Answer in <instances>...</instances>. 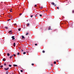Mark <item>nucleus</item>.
<instances>
[{
  "label": "nucleus",
  "mask_w": 74,
  "mask_h": 74,
  "mask_svg": "<svg viewBox=\"0 0 74 74\" xmlns=\"http://www.w3.org/2000/svg\"><path fill=\"white\" fill-rule=\"evenodd\" d=\"M5 66H6V63H5L4 64Z\"/></svg>",
  "instance_id": "25"
},
{
  "label": "nucleus",
  "mask_w": 74,
  "mask_h": 74,
  "mask_svg": "<svg viewBox=\"0 0 74 74\" xmlns=\"http://www.w3.org/2000/svg\"><path fill=\"white\" fill-rule=\"evenodd\" d=\"M28 33L27 32V33H26V36L28 35Z\"/></svg>",
  "instance_id": "14"
},
{
  "label": "nucleus",
  "mask_w": 74,
  "mask_h": 74,
  "mask_svg": "<svg viewBox=\"0 0 74 74\" xmlns=\"http://www.w3.org/2000/svg\"><path fill=\"white\" fill-rule=\"evenodd\" d=\"M73 24L72 23H71V27H73Z\"/></svg>",
  "instance_id": "8"
},
{
  "label": "nucleus",
  "mask_w": 74,
  "mask_h": 74,
  "mask_svg": "<svg viewBox=\"0 0 74 74\" xmlns=\"http://www.w3.org/2000/svg\"><path fill=\"white\" fill-rule=\"evenodd\" d=\"M33 17V15H32L31 16V17L32 18V17Z\"/></svg>",
  "instance_id": "34"
},
{
  "label": "nucleus",
  "mask_w": 74,
  "mask_h": 74,
  "mask_svg": "<svg viewBox=\"0 0 74 74\" xmlns=\"http://www.w3.org/2000/svg\"><path fill=\"white\" fill-rule=\"evenodd\" d=\"M20 55V53H17V55Z\"/></svg>",
  "instance_id": "23"
},
{
  "label": "nucleus",
  "mask_w": 74,
  "mask_h": 74,
  "mask_svg": "<svg viewBox=\"0 0 74 74\" xmlns=\"http://www.w3.org/2000/svg\"><path fill=\"white\" fill-rule=\"evenodd\" d=\"M13 56H14V57H15L16 56V55H15L14 54Z\"/></svg>",
  "instance_id": "33"
},
{
  "label": "nucleus",
  "mask_w": 74,
  "mask_h": 74,
  "mask_svg": "<svg viewBox=\"0 0 74 74\" xmlns=\"http://www.w3.org/2000/svg\"><path fill=\"white\" fill-rule=\"evenodd\" d=\"M22 13H21V14H19V16H21V15H22Z\"/></svg>",
  "instance_id": "26"
},
{
  "label": "nucleus",
  "mask_w": 74,
  "mask_h": 74,
  "mask_svg": "<svg viewBox=\"0 0 74 74\" xmlns=\"http://www.w3.org/2000/svg\"><path fill=\"white\" fill-rule=\"evenodd\" d=\"M38 14H36V15H35V17H36L37 16Z\"/></svg>",
  "instance_id": "24"
},
{
  "label": "nucleus",
  "mask_w": 74,
  "mask_h": 74,
  "mask_svg": "<svg viewBox=\"0 0 74 74\" xmlns=\"http://www.w3.org/2000/svg\"><path fill=\"white\" fill-rule=\"evenodd\" d=\"M4 69L5 70V71H7L8 70V69H7L6 68H4Z\"/></svg>",
  "instance_id": "3"
},
{
  "label": "nucleus",
  "mask_w": 74,
  "mask_h": 74,
  "mask_svg": "<svg viewBox=\"0 0 74 74\" xmlns=\"http://www.w3.org/2000/svg\"><path fill=\"white\" fill-rule=\"evenodd\" d=\"M13 46H14V47H15V43H14Z\"/></svg>",
  "instance_id": "10"
},
{
  "label": "nucleus",
  "mask_w": 74,
  "mask_h": 74,
  "mask_svg": "<svg viewBox=\"0 0 74 74\" xmlns=\"http://www.w3.org/2000/svg\"><path fill=\"white\" fill-rule=\"evenodd\" d=\"M8 73H9V71H6V74H8Z\"/></svg>",
  "instance_id": "7"
},
{
  "label": "nucleus",
  "mask_w": 74,
  "mask_h": 74,
  "mask_svg": "<svg viewBox=\"0 0 74 74\" xmlns=\"http://www.w3.org/2000/svg\"><path fill=\"white\" fill-rule=\"evenodd\" d=\"M9 66L10 67H12V65H11L10 64L9 65Z\"/></svg>",
  "instance_id": "16"
},
{
  "label": "nucleus",
  "mask_w": 74,
  "mask_h": 74,
  "mask_svg": "<svg viewBox=\"0 0 74 74\" xmlns=\"http://www.w3.org/2000/svg\"><path fill=\"white\" fill-rule=\"evenodd\" d=\"M72 12H73V13H74V10H73V11H72Z\"/></svg>",
  "instance_id": "31"
},
{
  "label": "nucleus",
  "mask_w": 74,
  "mask_h": 74,
  "mask_svg": "<svg viewBox=\"0 0 74 74\" xmlns=\"http://www.w3.org/2000/svg\"><path fill=\"white\" fill-rule=\"evenodd\" d=\"M13 66L14 67H17V65L16 64H13Z\"/></svg>",
  "instance_id": "4"
},
{
  "label": "nucleus",
  "mask_w": 74,
  "mask_h": 74,
  "mask_svg": "<svg viewBox=\"0 0 74 74\" xmlns=\"http://www.w3.org/2000/svg\"><path fill=\"white\" fill-rule=\"evenodd\" d=\"M10 16V15H9V16Z\"/></svg>",
  "instance_id": "48"
},
{
  "label": "nucleus",
  "mask_w": 74,
  "mask_h": 74,
  "mask_svg": "<svg viewBox=\"0 0 74 74\" xmlns=\"http://www.w3.org/2000/svg\"><path fill=\"white\" fill-rule=\"evenodd\" d=\"M10 12H12V11L10 10Z\"/></svg>",
  "instance_id": "38"
},
{
  "label": "nucleus",
  "mask_w": 74,
  "mask_h": 74,
  "mask_svg": "<svg viewBox=\"0 0 74 74\" xmlns=\"http://www.w3.org/2000/svg\"><path fill=\"white\" fill-rule=\"evenodd\" d=\"M21 30V29L20 28H19V29H18V31H20Z\"/></svg>",
  "instance_id": "15"
},
{
  "label": "nucleus",
  "mask_w": 74,
  "mask_h": 74,
  "mask_svg": "<svg viewBox=\"0 0 74 74\" xmlns=\"http://www.w3.org/2000/svg\"><path fill=\"white\" fill-rule=\"evenodd\" d=\"M40 16L41 17L42 16V14H40Z\"/></svg>",
  "instance_id": "27"
},
{
  "label": "nucleus",
  "mask_w": 74,
  "mask_h": 74,
  "mask_svg": "<svg viewBox=\"0 0 74 74\" xmlns=\"http://www.w3.org/2000/svg\"><path fill=\"white\" fill-rule=\"evenodd\" d=\"M3 67V65H1V66H0V67H1V68Z\"/></svg>",
  "instance_id": "18"
},
{
  "label": "nucleus",
  "mask_w": 74,
  "mask_h": 74,
  "mask_svg": "<svg viewBox=\"0 0 74 74\" xmlns=\"http://www.w3.org/2000/svg\"><path fill=\"white\" fill-rule=\"evenodd\" d=\"M29 23H28L27 24V26H29Z\"/></svg>",
  "instance_id": "13"
},
{
  "label": "nucleus",
  "mask_w": 74,
  "mask_h": 74,
  "mask_svg": "<svg viewBox=\"0 0 74 74\" xmlns=\"http://www.w3.org/2000/svg\"><path fill=\"white\" fill-rule=\"evenodd\" d=\"M10 20H11V19H9L8 20V21H9Z\"/></svg>",
  "instance_id": "39"
},
{
  "label": "nucleus",
  "mask_w": 74,
  "mask_h": 74,
  "mask_svg": "<svg viewBox=\"0 0 74 74\" xmlns=\"http://www.w3.org/2000/svg\"><path fill=\"white\" fill-rule=\"evenodd\" d=\"M57 9H58V10L59 9V7H57Z\"/></svg>",
  "instance_id": "30"
},
{
  "label": "nucleus",
  "mask_w": 74,
  "mask_h": 74,
  "mask_svg": "<svg viewBox=\"0 0 74 74\" xmlns=\"http://www.w3.org/2000/svg\"><path fill=\"white\" fill-rule=\"evenodd\" d=\"M35 46H37V44H35Z\"/></svg>",
  "instance_id": "28"
},
{
  "label": "nucleus",
  "mask_w": 74,
  "mask_h": 74,
  "mask_svg": "<svg viewBox=\"0 0 74 74\" xmlns=\"http://www.w3.org/2000/svg\"><path fill=\"white\" fill-rule=\"evenodd\" d=\"M12 32V31H9L8 33H11V32Z\"/></svg>",
  "instance_id": "17"
},
{
  "label": "nucleus",
  "mask_w": 74,
  "mask_h": 74,
  "mask_svg": "<svg viewBox=\"0 0 74 74\" xmlns=\"http://www.w3.org/2000/svg\"><path fill=\"white\" fill-rule=\"evenodd\" d=\"M51 4L53 5H54V6L55 7L56 6V5L55 4V3H54L53 2H52L51 3Z\"/></svg>",
  "instance_id": "1"
},
{
  "label": "nucleus",
  "mask_w": 74,
  "mask_h": 74,
  "mask_svg": "<svg viewBox=\"0 0 74 74\" xmlns=\"http://www.w3.org/2000/svg\"><path fill=\"white\" fill-rule=\"evenodd\" d=\"M16 25V23H15V24H14V25Z\"/></svg>",
  "instance_id": "41"
},
{
  "label": "nucleus",
  "mask_w": 74,
  "mask_h": 74,
  "mask_svg": "<svg viewBox=\"0 0 74 74\" xmlns=\"http://www.w3.org/2000/svg\"><path fill=\"white\" fill-rule=\"evenodd\" d=\"M56 62H54V64H56Z\"/></svg>",
  "instance_id": "21"
},
{
  "label": "nucleus",
  "mask_w": 74,
  "mask_h": 74,
  "mask_svg": "<svg viewBox=\"0 0 74 74\" xmlns=\"http://www.w3.org/2000/svg\"><path fill=\"white\" fill-rule=\"evenodd\" d=\"M27 22H28V20H27Z\"/></svg>",
  "instance_id": "46"
},
{
  "label": "nucleus",
  "mask_w": 74,
  "mask_h": 74,
  "mask_svg": "<svg viewBox=\"0 0 74 74\" xmlns=\"http://www.w3.org/2000/svg\"><path fill=\"white\" fill-rule=\"evenodd\" d=\"M6 69H9V67H8V68H6Z\"/></svg>",
  "instance_id": "43"
},
{
  "label": "nucleus",
  "mask_w": 74,
  "mask_h": 74,
  "mask_svg": "<svg viewBox=\"0 0 74 74\" xmlns=\"http://www.w3.org/2000/svg\"><path fill=\"white\" fill-rule=\"evenodd\" d=\"M57 62H58V60H57Z\"/></svg>",
  "instance_id": "45"
},
{
  "label": "nucleus",
  "mask_w": 74,
  "mask_h": 74,
  "mask_svg": "<svg viewBox=\"0 0 74 74\" xmlns=\"http://www.w3.org/2000/svg\"><path fill=\"white\" fill-rule=\"evenodd\" d=\"M51 66H53V64H51Z\"/></svg>",
  "instance_id": "36"
},
{
  "label": "nucleus",
  "mask_w": 74,
  "mask_h": 74,
  "mask_svg": "<svg viewBox=\"0 0 74 74\" xmlns=\"http://www.w3.org/2000/svg\"><path fill=\"white\" fill-rule=\"evenodd\" d=\"M51 27H49V28H51Z\"/></svg>",
  "instance_id": "42"
},
{
  "label": "nucleus",
  "mask_w": 74,
  "mask_h": 74,
  "mask_svg": "<svg viewBox=\"0 0 74 74\" xmlns=\"http://www.w3.org/2000/svg\"><path fill=\"white\" fill-rule=\"evenodd\" d=\"M12 56H13V55H12V56H11L10 57V58L11 59L12 58Z\"/></svg>",
  "instance_id": "11"
},
{
  "label": "nucleus",
  "mask_w": 74,
  "mask_h": 74,
  "mask_svg": "<svg viewBox=\"0 0 74 74\" xmlns=\"http://www.w3.org/2000/svg\"><path fill=\"white\" fill-rule=\"evenodd\" d=\"M12 18H13V17H12V16H11V19H12Z\"/></svg>",
  "instance_id": "20"
},
{
  "label": "nucleus",
  "mask_w": 74,
  "mask_h": 74,
  "mask_svg": "<svg viewBox=\"0 0 74 74\" xmlns=\"http://www.w3.org/2000/svg\"><path fill=\"white\" fill-rule=\"evenodd\" d=\"M51 29H50V28H48V30H50Z\"/></svg>",
  "instance_id": "35"
},
{
  "label": "nucleus",
  "mask_w": 74,
  "mask_h": 74,
  "mask_svg": "<svg viewBox=\"0 0 74 74\" xmlns=\"http://www.w3.org/2000/svg\"><path fill=\"white\" fill-rule=\"evenodd\" d=\"M19 49H21V48H19Z\"/></svg>",
  "instance_id": "47"
},
{
  "label": "nucleus",
  "mask_w": 74,
  "mask_h": 74,
  "mask_svg": "<svg viewBox=\"0 0 74 74\" xmlns=\"http://www.w3.org/2000/svg\"><path fill=\"white\" fill-rule=\"evenodd\" d=\"M5 29H8L7 27H5Z\"/></svg>",
  "instance_id": "9"
},
{
  "label": "nucleus",
  "mask_w": 74,
  "mask_h": 74,
  "mask_svg": "<svg viewBox=\"0 0 74 74\" xmlns=\"http://www.w3.org/2000/svg\"><path fill=\"white\" fill-rule=\"evenodd\" d=\"M26 54V52H24L23 53V55H25V54Z\"/></svg>",
  "instance_id": "19"
},
{
  "label": "nucleus",
  "mask_w": 74,
  "mask_h": 74,
  "mask_svg": "<svg viewBox=\"0 0 74 74\" xmlns=\"http://www.w3.org/2000/svg\"><path fill=\"white\" fill-rule=\"evenodd\" d=\"M40 8H41V9H42L43 8L42 7H41Z\"/></svg>",
  "instance_id": "40"
},
{
  "label": "nucleus",
  "mask_w": 74,
  "mask_h": 74,
  "mask_svg": "<svg viewBox=\"0 0 74 74\" xmlns=\"http://www.w3.org/2000/svg\"><path fill=\"white\" fill-rule=\"evenodd\" d=\"M7 56H10V54L8 53H7Z\"/></svg>",
  "instance_id": "5"
},
{
  "label": "nucleus",
  "mask_w": 74,
  "mask_h": 74,
  "mask_svg": "<svg viewBox=\"0 0 74 74\" xmlns=\"http://www.w3.org/2000/svg\"><path fill=\"white\" fill-rule=\"evenodd\" d=\"M42 53H45V51H42Z\"/></svg>",
  "instance_id": "22"
},
{
  "label": "nucleus",
  "mask_w": 74,
  "mask_h": 74,
  "mask_svg": "<svg viewBox=\"0 0 74 74\" xmlns=\"http://www.w3.org/2000/svg\"><path fill=\"white\" fill-rule=\"evenodd\" d=\"M21 72H23V70H21Z\"/></svg>",
  "instance_id": "29"
},
{
  "label": "nucleus",
  "mask_w": 74,
  "mask_h": 74,
  "mask_svg": "<svg viewBox=\"0 0 74 74\" xmlns=\"http://www.w3.org/2000/svg\"><path fill=\"white\" fill-rule=\"evenodd\" d=\"M35 7H37V5H35Z\"/></svg>",
  "instance_id": "37"
},
{
  "label": "nucleus",
  "mask_w": 74,
  "mask_h": 74,
  "mask_svg": "<svg viewBox=\"0 0 74 74\" xmlns=\"http://www.w3.org/2000/svg\"><path fill=\"white\" fill-rule=\"evenodd\" d=\"M12 40H14L15 39V38H14V36H12Z\"/></svg>",
  "instance_id": "2"
},
{
  "label": "nucleus",
  "mask_w": 74,
  "mask_h": 74,
  "mask_svg": "<svg viewBox=\"0 0 74 74\" xmlns=\"http://www.w3.org/2000/svg\"><path fill=\"white\" fill-rule=\"evenodd\" d=\"M22 39H24L25 38V37L23 36H22Z\"/></svg>",
  "instance_id": "6"
},
{
  "label": "nucleus",
  "mask_w": 74,
  "mask_h": 74,
  "mask_svg": "<svg viewBox=\"0 0 74 74\" xmlns=\"http://www.w3.org/2000/svg\"><path fill=\"white\" fill-rule=\"evenodd\" d=\"M5 59H3V61H5Z\"/></svg>",
  "instance_id": "12"
},
{
  "label": "nucleus",
  "mask_w": 74,
  "mask_h": 74,
  "mask_svg": "<svg viewBox=\"0 0 74 74\" xmlns=\"http://www.w3.org/2000/svg\"><path fill=\"white\" fill-rule=\"evenodd\" d=\"M22 52H23V50L22 49Z\"/></svg>",
  "instance_id": "44"
},
{
  "label": "nucleus",
  "mask_w": 74,
  "mask_h": 74,
  "mask_svg": "<svg viewBox=\"0 0 74 74\" xmlns=\"http://www.w3.org/2000/svg\"><path fill=\"white\" fill-rule=\"evenodd\" d=\"M32 66H33L34 65V64H32Z\"/></svg>",
  "instance_id": "32"
}]
</instances>
